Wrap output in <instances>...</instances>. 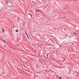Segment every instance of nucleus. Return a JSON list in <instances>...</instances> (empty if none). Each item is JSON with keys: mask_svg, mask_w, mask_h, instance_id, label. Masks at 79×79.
<instances>
[{"mask_svg": "<svg viewBox=\"0 0 79 79\" xmlns=\"http://www.w3.org/2000/svg\"><path fill=\"white\" fill-rule=\"evenodd\" d=\"M78 76H79V73L78 74Z\"/></svg>", "mask_w": 79, "mask_h": 79, "instance_id": "4468645a", "label": "nucleus"}, {"mask_svg": "<svg viewBox=\"0 0 79 79\" xmlns=\"http://www.w3.org/2000/svg\"><path fill=\"white\" fill-rule=\"evenodd\" d=\"M35 10L37 12H40V10H37V9H35Z\"/></svg>", "mask_w": 79, "mask_h": 79, "instance_id": "f257e3e1", "label": "nucleus"}, {"mask_svg": "<svg viewBox=\"0 0 79 79\" xmlns=\"http://www.w3.org/2000/svg\"><path fill=\"white\" fill-rule=\"evenodd\" d=\"M3 41H4V42H5V43H6V44H7V42H6V41L4 40Z\"/></svg>", "mask_w": 79, "mask_h": 79, "instance_id": "423d86ee", "label": "nucleus"}, {"mask_svg": "<svg viewBox=\"0 0 79 79\" xmlns=\"http://www.w3.org/2000/svg\"><path fill=\"white\" fill-rule=\"evenodd\" d=\"M1 40H3V41H4V40L2 39H1Z\"/></svg>", "mask_w": 79, "mask_h": 79, "instance_id": "f8f14e48", "label": "nucleus"}, {"mask_svg": "<svg viewBox=\"0 0 79 79\" xmlns=\"http://www.w3.org/2000/svg\"><path fill=\"white\" fill-rule=\"evenodd\" d=\"M2 32H5V30H4V28H2Z\"/></svg>", "mask_w": 79, "mask_h": 79, "instance_id": "f03ea898", "label": "nucleus"}, {"mask_svg": "<svg viewBox=\"0 0 79 79\" xmlns=\"http://www.w3.org/2000/svg\"><path fill=\"white\" fill-rule=\"evenodd\" d=\"M74 34H77V33H76L74 32Z\"/></svg>", "mask_w": 79, "mask_h": 79, "instance_id": "1a4fd4ad", "label": "nucleus"}, {"mask_svg": "<svg viewBox=\"0 0 79 79\" xmlns=\"http://www.w3.org/2000/svg\"><path fill=\"white\" fill-rule=\"evenodd\" d=\"M28 14L29 15H30V16H31V18H32V14H31V13H28Z\"/></svg>", "mask_w": 79, "mask_h": 79, "instance_id": "7ed1b4c3", "label": "nucleus"}, {"mask_svg": "<svg viewBox=\"0 0 79 79\" xmlns=\"http://www.w3.org/2000/svg\"><path fill=\"white\" fill-rule=\"evenodd\" d=\"M46 56H47V57H48V54H47V55H46Z\"/></svg>", "mask_w": 79, "mask_h": 79, "instance_id": "0eeeda50", "label": "nucleus"}, {"mask_svg": "<svg viewBox=\"0 0 79 79\" xmlns=\"http://www.w3.org/2000/svg\"><path fill=\"white\" fill-rule=\"evenodd\" d=\"M23 26H24V23H23Z\"/></svg>", "mask_w": 79, "mask_h": 79, "instance_id": "9d476101", "label": "nucleus"}, {"mask_svg": "<svg viewBox=\"0 0 79 79\" xmlns=\"http://www.w3.org/2000/svg\"><path fill=\"white\" fill-rule=\"evenodd\" d=\"M37 1H38V2H39V0H36Z\"/></svg>", "mask_w": 79, "mask_h": 79, "instance_id": "ddd939ff", "label": "nucleus"}, {"mask_svg": "<svg viewBox=\"0 0 79 79\" xmlns=\"http://www.w3.org/2000/svg\"><path fill=\"white\" fill-rule=\"evenodd\" d=\"M15 32H18V30H15Z\"/></svg>", "mask_w": 79, "mask_h": 79, "instance_id": "39448f33", "label": "nucleus"}, {"mask_svg": "<svg viewBox=\"0 0 79 79\" xmlns=\"http://www.w3.org/2000/svg\"><path fill=\"white\" fill-rule=\"evenodd\" d=\"M6 3H8V1H6Z\"/></svg>", "mask_w": 79, "mask_h": 79, "instance_id": "9b49d317", "label": "nucleus"}, {"mask_svg": "<svg viewBox=\"0 0 79 79\" xmlns=\"http://www.w3.org/2000/svg\"><path fill=\"white\" fill-rule=\"evenodd\" d=\"M59 79H62V78H61V77H59Z\"/></svg>", "mask_w": 79, "mask_h": 79, "instance_id": "6e6552de", "label": "nucleus"}, {"mask_svg": "<svg viewBox=\"0 0 79 79\" xmlns=\"http://www.w3.org/2000/svg\"><path fill=\"white\" fill-rule=\"evenodd\" d=\"M26 35H27V38H29V37H28V36H27V33H26Z\"/></svg>", "mask_w": 79, "mask_h": 79, "instance_id": "20e7f679", "label": "nucleus"}]
</instances>
